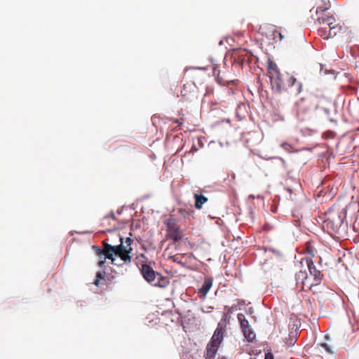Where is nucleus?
Returning a JSON list of instances; mask_svg holds the SVG:
<instances>
[{
    "mask_svg": "<svg viewBox=\"0 0 359 359\" xmlns=\"http://www.w3.org/2000/svg\"><path fill=\"white\" fill-rule=\"evenodd\" d=\"M266 71L272 88L276 92L280 93L285 91L295 95L302 92V83L297 81L296 78L287 73L281 74L273 61L271 60L268 61Z\"/></svg>",
    "mask_w": 359,
    "mask_h": 359,
    "instance_id": "nucleus-1",
    "label": "nucleus"
},
{
    "mask_svg": "<svg viewBox=\"0 0 359 359\" xmlns=\"http://www.w3.org/2000/svg\"><path fill=\"white\" fill-rule=\"evenodd\" d=\"M121 243L116 245H111L104 241L103 249L101 250L97 247L94 246L96 249L97 255L99 257L97 265L100 267L104 266L106 259L114 262L115 259L114 255H116L121 258L125 263H130L132 261V257L130 254L133 252V248L131 247L133 241L130 238H126V241H123V238L119 236Z\"/></svg>",
    "mask_w": 359,
    "mask_h": 359,
    "instance_id": "nucleus-2",
    "label": "nucleus"
},
{
    "mask_svg": "<svg viewBox=\"0 0 359 359\" xmlns=\"http://www.w3.org/2000/svg\"><path fill=\"white\" fill-rule=\"evenodd\" d=\"M311 18L316 25L322 26L318 30V35L324 39L331 38L330 36L329 26L336 22V20L333 15H320L315 18L313 15V8H311Z\"/></svg>",
    "mask_w": 359,
    "mask_h": 359,
    "instance_id": "nucleus-3",
    "label": "nucleus"
},
{
    "mask_svg": "<svg viewBox=\"0 0 359 359\" xmlns=\"http://www.w3.org/2000/svg\"><path fill=\"white\" fill-rule=\"evenodd\" d=\"M167 228L168 238L173 241L174 243L179 242L182 238V231L178 225L177 219L172 215L164 222Z\"/></svg>",
    "mask_w": 359,
    "mask_h": 359,
    "instance_id": "nucleus-4",
    "label": "nucleus"
},
{
    "mask_svg": "<svg viewBox=\"0 0 359 359\" xmlns=\"http://www.w3.org/2000/svg\"><path fill=\"white\" fill-rule=\"evenodd\" d=\"M304 262H305V264L307 265L310 275L313 278V282L311 283V285H312V287L314 286L319 285L321 283V281L323 280L324 277L321 271L317 269L311 259L303 258L301 261V263L303 264Z\"/></svg>",
    "mask_w": 359,
    "mask_h": 359,
    "instance_id": "nucleus-5",
    "label": "nucleus"
},
{
    "mask_svg": "<svg viewBox=\"0 0 359 359\" xmlns=\"http://www.w3.org/2000/svg\"><path fill=\"white\" fill-rule=\"evenodd\" d=\"M296 284L301 290H311L312 285L306 271H299L295 275Z\"/></svg>",
    "mask_w": 359,
    "mask_h": 359,
    "instance_id": "nucleus-6",
    "label": "nucleus"
},
{
    "mask_svg": "<svg viewBox=\"0 0 359 359\" xmlns=\"http://www.w3.org/2000/svg\"><path fill=\"white\" fill-rule=\"evenodd\" d=\"M315 2L316 8H315V7L312 8H313V13H315V18H318V16L320 15H329L325 13V12L331 7L330 0H315Z\"/></svg>",
    "mask_w": 359,
    "mask_h": 359,
    "instance_id": "nucleus-7",
    "label": "nucleus"
},
{
    "mask_svg": "<svg viewBox=\"0 0 359 359\" xmlns=\"http://www.w3.org/2000/svg\"><path fill=\"white\" fill-rule=\"evenodd\" d=\"M309 110V104L306 100L301 99L295 103L294 111L296 116L299 119L303 120L304 118V115L307 114Z\"/></svg>",
    "mask_w": 359,
    "mask_h": 359,
    "instance_id": "nucleus-8",
    "label": "nucleus"
},
{
    "mask_svg": "<svg viewBox=\"0 0 359 359\" xmlns=\"http://www.w3.org/2000/svg\"><path fill=\"white\" fill-rule=\"evenodd\" d=\"M141 273L145 280L152 284L156 280L159 273L155 271L149 264H143L141 267Z\"/></svg>",
    "mask_w": 359,
    "mask_h": 359,
    "instance_id": "nucleus-9",
    "label": "nucleus"
},
{
    "mask_svg": "<svg viewBox=\"0 0 359 359\" xmlns=\"http://www.w3.org/2000/svg\"><path fill=\"white\" fill-rule=\"evenodd\" d=\"M225 331V325L222 323H219L217 329L215 330L211 342L220 345L223 340V334Z\"/></svg>",
    "mask_w": 359,
    "mask_h": 359,
    "instance_id": "nucleus-10",
    "label": "nucleus"
},
{
    "mask_svg": "<svg viewBox=\"0 0 359 359\" xmlns=\"http://www.w3.org/2000/svg\"><path fill=\"white\" fill-rule=\"evenodd\" d=\"M213 75L216 77V79L217 82L222 86H226L230 82H231V80H229L224 74L222 76L220 75V70L218 69L217 66H215L213 67L212 70Z\"/></svg>",
    "mask_w": 359,
    "mask_h": 359,
    "instance_id": "nucleus-11",
    "label": "nucleus"
},
{
    "mask_svg": "<svg viewBox=\"0 0 359 359\" xmlns=\"http://www.w3.org/2000/svg\"><path fill=\"white\" fill-rule=\"evenodd\" d=\"M219 346V345L210 341L206 348V359H213Z\"/></svg>",
    "mask_w": 359,
    "mask_h": 359,
    "instance_id": "nucleus-12",
    "label": "nucleus"
},
{
    "mask_svg": "<svg viewBox=\"0 0 359 359\" xmlns=\"http://www.w3.org/2000/svg\"><path fill=\"white\" fill-rule=\"evenodd\" d=\"M212 285V279L211 278H205L202 287L199 289V293H201L203 297H205Z\"/></svg>",
    "mask_w": 359,
    "mask_h": 359,
    "instance_id": "nucleus-13",
    "label": "nucleus"
},
{
    "mask_svg": "<svg viewBox=\"0 0 359 359\" xmlns=\"http://www.w3.org/2000/svg\"><path fill=\"white\" fill-rule=\"evenodd\" d=\"M195 198V207L197 209H201L203 205L208 201V198L202 194H194Z\"/></svg>",
    "mask_w": 359,
    "mask_h": 359,
    "instance_id": "nucleus-14",
    "label": "nucleus"
},
{
    "mask_svg": "<svg viewBox=\"0 0 359 359\" xmlns=\"http://www.w3.org/2000/svg\"><path fill=\"white\" fill-rule=\"evenodd\" d=\"M156 280H157V281L156 282L154 281L152 283V285L154 286H158L160 287H165L169 283V281L168 280V279L166 278L163 277V276H161V273H158Z\"/></svg>",
    "mask_w": 359,
    "mask_h": 359,
    "instance_id": "nucleus-15",
    "label": "nucleus"
},
{
    "mask_svg": "<svg viewBox=\"0 0 359 359\" xmlns=\"http://www.w3.org/2000/svg\"><path fill=\"white\" fill-rule=\"evenodd\" d=\"M177 213L181 218L184 219H189L191 214L194 213V210L191 209H185L183 208H180L177 209Z\"/></svg>",
    "mask_w": 359,
    "mask_h": 359,
    "instance_id": "nucleus-16",
    "label": "nucleus"
},
{
    "mask_svg": "<svg viewBox=\"0 0 359 359\" xmlns=\"http://www.w3.org/2000/svg\"><path fill=\"white\" fill-rule=\"evenodd\" d=\"M341 26L334 22L332 25L329 26L330 36H331V38L334 37L341 31Z\"/></svg>",
    "mask_w": 359,
    "mask_h": 359,
    "instance_id": "nucleus-17",
    "label": "nucleus"
},
{
    "mask_svg": "<svg viewBox=\"0 0 359 359\" xmlns=\"http://www.w3.org/2000/svg\"><path fill=\"white\" fill-rule=\"evenodd\" d=\"M237 317L240 323L241 329H248L250 325L248 320L245 318V315L243 313H238Z\"/></svg>",
    "mask_w": 359,
    "mask_h": 359,
    "instance_id": "nucleus-18",
    "label": "nucleus"
},
{
    "mask_svg": "<svg viewBox=\"0 0 359 359\" xmlns=\"http://www.w3.org/2000/svg\"><path fill=\"white\" fill-rule=\"evenodd\" d=\"M242 331L249 341H252L255 338V334L250 328V326L248 327V329H242Z\"/></svg>",
    "mask_w": 359,
    "mask_h": 359,
    "instance_id": "nucleus-19",
    "label": "nucleus"
},
{
    "mask_svg": "<svg viewBox=\"0 0 359 359\" xmlns=\"http://www.w3.org/2000/svg\"><path fill=\"white\" fill-rule=\"evenodd\" d=\"M324 226L328 229H331L333 231H335L338 228V224H335L334 222L330 218H327L324 221Z\"/></svg>",
    "mask_w": 359,
    "mask_h": 359,
    "instance_id": "nucleus-20",
    "label": "nucleus"
},
{
    "mask_svg": "<svg viewBox=\"0 0 359 359\" xmlns=\"http://www.w3.org/2000/svg\"><path fill=\"white\" fill-rule=\"evenodd\" d=\"M306 252L310 255V257H306V258L312 259L315 256V253H314L315 249L311 242L306 243Z\"/></svg>",
    "mask_w": 359,
    "mask_h": 359,
    "instance_id": "nucleus-21",
    "label": "nucleus"
},
{
    "mask_svg": "<svg viewBox=\"0 0 359 359\" xmlns=\"http://www.w3.org/2000/svg\"><path fill=\"white\" fill-rule=\"evenodd\" d=\"M104 275L102 272H101V271L97 272L96 274V279L95 280L93 283L96 286H99L100 280L104 279Z\"/></svg>",
    "mask_w": 359,
    "mask_h": 359,
    "instance_id": "nucleus-22",
    "label": "nucleus"
},
{
    "mask_svg": "<svg viewBox=\"0 0 359 359\" xmlns=\"http://www.w3.org/2000/svg\"><path fill=\"white\" fill-rule=\"evenodd\" d=\"M273 39L276 40V38L279 39V41H282L284 38L283 34L277 30H274L273 32Z\"/></svg>",
    "mask_w": 359,
    "mask_h": 359,
    "instance_id": "nucleus-23",
    "label": "nucleus"
},
{
    "mask_svg": "<svg viewBox=\"0 0 359 359\" xmlns=\"http://www.w3.org/2000/svg\"><path fill=\"white\" fill-rule=\"evenodd\" d=\"M328 353H333V351L332 350L330 345L325 343H323L320 345Z\"/></svg>",
    "mask_w": 359,
    "mask_h": 359,
    "instance_id": "nucleus-24",
    "label": "nucleus"
},
{
    "mask_svg": "<svg viewBox=\"0 0 359 359\" xmlns=\"http://www.w3.org/2000/svg\"><path fill=\"white\" fill-rule=\"evenodd\" d=\"M264 359H273V355L272 353H269L265 355Z\"/></svg>",
    "mask_w": 359,
    "mask_h": 359,
    "instance_id": "nucleus-25",
    "label": "nucleus"
},
{
    "mask_svg": "<svg viewBox=\"0 0 359 359\" xmlns=\"http://www.w3.org/2000/svg\"><path fill=\"white\" fill-rule=\"evenodd\" d=\"M187 95L186 86H184L183 90H182V95L185 97Z\"/></svg>",
    "mask_w": 359,
    "mask_h": 359,
    "instance_id": "nucleus-26",
    "label": "nucleus"
},
{
    "mask_svg": "<svg viewBox=\"0 0 359 359\" xmlns=\"http://www.w3.org/2000/svg\"><path fill=\"white\" fill-rule=\"evenodd\" d=\"M197 149L196 148V147L194 145L191 149V151H196Z\"/></svg>",
    "mask_w": 359,
    "mask_h": 359,
    "instance_id": "nucleus-27",
    "label": "nucleus"
},
{
    "mask_svg": "<svg viewBox=\"0 0 359 359\" xmlns=\"http://www.w3.org/2000/svg\"><path fill=\"white\" fill-rule=\"evenodd\" d=\"M175 123H177L178 125H181L182 123L180 122L179 120H175Z\"/></svg>",
    "mask_w": 359,
    "mask_h": 359,
    "instance_id": "nucleus-28",
    "label": "nucleus"
},
{
    "mask_svg": "<svg viewBox=\"0 0 359 359\" xmlns=\"http://www.w3.org/2000/svg\"><path fill=\"white\" fill-rule=\"evenodd\" d=\"M197 74H197V72H194V75H193V78H194V77H195V76H196Z\"/></svg>",
    "mask_w": 359,
    "mask_h": 359,
    "instance_id": "nucleus-29",
    "label": "nucleus"
}]
</instances>
